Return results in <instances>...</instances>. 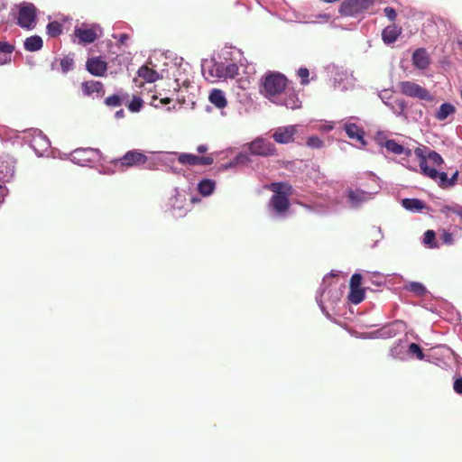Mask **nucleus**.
I'll use <instances>...</instances> for the list:
<instances>
[{"label": "nucleus", "instance_id": "nucleus-1", "mask_svg": "<svg viewBox=\"0 0 462 462\" xmlns=\"http://www.w3.org/2000/svg\"><path fill=\"white\" fill-rule=\"evenodd\" d=\"M336 274L330 273L323 278V282L320 289L317 292L316 300L324 314L328 316L326 311L325 302H328L330 305L337 303L342 296V291L337 284L333 285L329 282Z\"/></svg>", "mask_w": 462, "mask_h": 462}, {"label": "nucleus", "instance_id": "nucleus-2", "mask_svg": "<svg viewBox=\"0 0 462 462\" xmlns=\"http://www.w3.org/2000/svg\"><path fill=\"white\" fill-rule=\"evenodd\" d=\"M176 156H178L179 162L183 165H211L214 162V156L212 154L199 156L185 152H158V160L165 164L172 163Z\"/></svg>", "mask_w": 462, "mask_h": 462}, {"label": "nucleus", "instance_id": "nucleus-3", "mask_svg": "<svg viewBox=\"0 0 462 462\" xmlns=\"http://www.w3.org/2000/svg\"><path fill=\"white\" fill-rule=\"evenodd\" d=\"M288 80L281 73L267 74L263 83V93L272 102H278V97L283 94Z\"/></svg>", "mask_w": 462, "mask_h": 462}, {"label": "nucleus", "instance_id": "nucleus-4", "mask_svg": "<svg viewBox=\"0 0 462 462\" xmlns=\"http://www.w3.org/2000/svg\"><path fill=\"white\" fill-rule=\"evenodd\" d=\"M280 185V183H273L272 185L274 193L268 203L271 217L277 219L285 218L290 207L288 197L278 190Z\"/></svg>", "mask_w": 462, "mask_h": 462}, {"label": "nucleus", "instance_id": "nucleus-5", "mask_svg": "<svg viewBox=\"0 0 462 462\" xmlns=\"http://www.w3.org/2000/svg\"><path fill=\"white\" fill-rule=\"evenodd\" d=\"M149 158L146 154L138 150H131L125 152L121 158L112 161L113 165L118 171H124L125 168L138 167L148 162Z\"/></svg>", "mask_w": 462, "mask_h": 462}, {"label": "nucleus", "instance_id": "nucleus-6", "mask_svg": "<svg viewBox=\"0 0 462 462\" xmlns=\"http://www.w3.org/2000/svg\"><path fill=\"white\" fill-rule=\"evenodd\" d=\"M372 181L375 184V188L373 189L372 191H365L361 189H349L347 191V199L351 204V207L357 208L361 206L363 203L369 201L374 198V195L378 193L379 185L377 183V178L374 174H370Z\"/></svg>", "mask_w": 462, "mask_h": 462}, {"label": "nucleus", "instance_id": "nucleus-7", "mask_svg": "<svg viewBox=\"0 0 462 462\" xmlns=\"http://www.w3.org/2000/svg\"><path fill=\"white\" fill-rule=\"evenodd\" d=\"M405 329V324L404 322L401 320H395L392 323H389L383 328H381L378 330L370 332V333H364L362 334V338H391L401 332H402Z\"/></svg>", "mask_w": 462, "mask_h": 462}, {"label": "nucleus", "instance_id": "nucleus-8", "mask_svg": "<svg viewBox=\"0 0 462 462\" xmlns=\"http://www.w3.org/2000/svg\"><path fill=\"white\" fill-rule=\"evenodd\" d=\"M101 152L98 149L79 148L71 152V162L80 166H88L89 163L97 162Z\"/></svg>", "mask_w": 462, "mask_h": 462}, {"label": "nucleus", "instance_id": "nucleus-9", "mask_svg": "<svg viewBox=\"0 0 462 462\" xmlns=\"http://www.w3.org/2000/svg\"><path fill=\"white\" fill-rule=\"evenodd\" d=\"M374 4V0H346L339 7V13L345 16H356Z\"/></svg>", "mask_w": 462, "mask_h": 462}, {"label": "nucleus", "instance_id": "nucleus-10", "mask_svg": "<svg viewBox=\"0 0 462 462\" xmlns=\"http://www.w3.org/2000/svg\"><path fill=\"white\" fill-rule=\"evenodd\" d=\"M401 92L408 97L430 101L432 97L429 91L412 81H402L399 83Z\"/></svg>", "mask_w": 462, "mask_h": 462}, {"label": "nucleus", "instance_id": "nucleus-11", "mask_svg": "<svg viewBox=\"0 0 462 462\" xmlns=\"http://www.w3.org/2000/svg\"><path fill=\"white\" fill-rule=\"evenodd\" d=\"M36 8L32 4L23 3L18 14V24L26 29L35 26Z\"/></svg>", "mask_w": 462, "mask_h": 462}, {"label": "nucleus", "instance_id": "nucleus-12", "mask_svg": "<svg viewBox=\"0 0 462 462\" xmlns=\"http://www.w3.org/2000/svg\"><path fill=\"white\" fill-rule=\"evenodd\" d=\"M250 153L258 156H271L276 152L275 146L264 138H256L249 144Z\"/></svg>", "mask_w": 462, "mask_h": 462}, {"label": "nucleus", "instance_id": "nucleus-13", "mask_svg": "<svg viewBox=\"0 0 462 462\" xmlns=\"http://www.w3.org/2000/svg\"><path fill=\"white\" fill-rule=\"evenodd\" d=\"M334 88L339 91H346L355 86V79L352 73L346 69H337L333 78Z\"/></svg>", "mask_w": 462, "mask_h": 462}, {"label": "nucleus", "instance_id": "nucleus-14", "mask_svg": "<svg viewBox=\"0 0 462 462\" xmlns=\"http://www.w3.org/2000/svg\"><path fill=\"white\" fill-rule=\"evenodd\" d=\"M30 145L37 155L42 156L50 148L51 142L42 131L35 129L32 131Z\"/></svg>", "mask_w": 462, "mask_h": 462}, {"label": "nucleus", "instance_id": "nucleus-15", "mask_svg": "<svg viewBox=\"0 0 462 462\" xmlns=\"http://www.w3.org/2000/svg\"><path fill=\"white\" fill-rule=\"evenodd\" d=\"M298 125L281 126L274 130L273 138L278 143H289L294 140Z\"/></svg>", "mask_w": 462, "mask_h": 462}, {"label": "nucleus", "instance_id": "nucleus-16", "mask_svg": "<svg viewBox=\"0 0 462 462\" xmlns=\"http://www.w3.org/2000/svg\"><path fill=\"white\" fill-rule=\"evenodd\" d=\"M274 103L280 106H284L292 110L300 108L301 106V102L298 98L296 93L288 88H286L283 94L278 97V102Z\"/></svg>", "mask_w": 462, "mask_h": 462}, {"label": "nucleus", "instance_id": "nucleus-17", "mask_svg": "<svg viewBox=\"0 0 462 462\" xmlns=\"http://www.w3.org/2000/svg\"><path fill=\"white\" fill-rule=\"evenodd\" d=\"M81 88L83 94L88 97H101L105 94L103 84L96 80L83 82Z\"/></svg>", "mask_w": 462, "mask_h": 462}, {"label": "nucleus", "instance_id": "nucleus-18", "mask_svg": "<svg viewBox=\"0 0 462 462\" xmlns=\"http://www.w3.org/2000/svg\"><path fill=\"white\" fill-rule=\"evenodd\" d=\"M86 67L90 74L97 77L103 76L107 69L106 62L100 57L88 59Z\"/></svg>", "mask_w": 462, "mask_h": 462}, {"label": "nucleus", "instance_id": "nucleus-19", "mask_svg": "<svg viewBox=\"0 0 462 462\" xmlns=\"http://www.w3.org/2000/svg\"><path fill=\"white\" fill-rule=\"evenodd\" d=\"M97 32H101L99 27L96 28H85V27H77L74 31L75 35L79 38L80 42L83 43H91L97 37Z\"/></svg>", "mask_w": 462, "mask_h": 462}, {"label": "nucleus", "instance_id": "nucleus-20", "mask_svg": "<svg viewBox=\"0 0 462 462\" xmlns=\"http://www.w3.org/2000/svg\"><path fill=\"white\" fill-rule=\"evenodd\" d=\"M430 57L425 49L416 50L412 54V63L419 69H425L430 65Z\"/></svg>", "mask_w": 462, "mask_h": 462}, {"label": "nucleus", "instance_id": "nucleus-21", "mask_svg": "<svg viewBox=\"0 0 462 462\" xmlns=\"http://www.w3.org/2000/svg\"><path fill=\"white\" fill-rule=\"evenodd\" d=\"M344 129L350 139L356 140L360 142L363 145L365 144V141L364 139L365 132L356 124L346 123L344 125Z\"/></svg>", "mask_w": 462, "mask_h": 462}, {"label": "nucleus", "instance_id": "nucleus-22", "mask_svg": "<svg viewBox=\"0 0 462 462\" xmlns=\"http://www.w3.org/2000/svg\"><path fill=\"white\" fill-rule=\"evenodd\" d=\"M390 356L394 359L406 360L408 356L407 344L404 340H398L390 349Z\"/></svg>", "mask_w": 462, "mask_h": 462}, {"label": "nucleus", "instance_id": "nucleus-23", "mask_svg": "<svg viewBox=\"0 0 462 462\" xmlns=\"http://www.w3.org/2000/svg\"><path fill=\"white\" fill-rule=\"evenodd\" d=\"M402 32V29L395 24L385 27L382 32V38L384 43L392 44L395 42Z\"/></svg>", "mask_w": 462, "mask_h": 462}, {"label": "nucleus", "instance_id": "nucleus-24", "mask_svg": "<svg viewBox=\"0 0 462 462\" xmlns=\"http://www.w3.org/2000/svg\"><path fill=\"white\" fill-rule=\"evenodd\" d=\"M384 148L393 154H405L406 156L411 155V150L409 148L403 147L402 144H399L394 140H385Z\"/></svg>", "mask_w": 462, "mask_h": 462}, {"label": "nucleus", "instance_id": "nucleus-25", "mask_svg": "<svg viewBox=\"0 0 462 462\" xmlns=\"http://www.w3.org/2000/svg\"><path fill=\"white\" fill-rule=\"evenodd\" d=\"M209 101L217 108H224L227 105L226 95L220 89H213L208 96Z\"/></svg>", "mask_w": 462, "mask_h": 462}, {"label": "nucleus", "instance_id": "nucleus-26", "mask_svg": "<svg viewBox=\"0 0 462 462\" xmlns=\"http://www.w3.org/2000/svg\"><path fill=\"white\" fill-rule=\"evenodd\" d=\"M14 173V166L12 162H4L0 160V180L8 182Z\"/></svg>", "mask_w": 462, "mask_h": 462}, {"label": "nucleus", "instance_id": "nucleus-27", "mask_svg": "<svg viewBox=\"0 0 462 462\" xmlns=\"http://www.w3.org/2000/svg\"><path fill=\"white\" fill-rule=\"evenodd\" d=\"M217 71L220 72L218 77L234 78L238 73V67L236 63H229L225 66L224 64H217Z\"/></svg>", "mask_w": 462, "mask_h": 462}, {"label": "nucleus", "instance_id": "nucleus-28", "mask_svg": "<svg viewBox=\"0 0 462 462\" xmlns=\"http://www.w3.org/2000/svg\"><path fill=\"white\" fill-rule=\"evenodd\" d=\"M402 205L405 209L412 212H420L426 207L419 199H403Z\"/></svg>", "mask_w": 462, "mask_h": 462}, {"label": "nucleus", "instance_id": "nucleus-29", "mask_svg": "<svg viewBox=\"0 0 462 462\" xmlns=\"http://www.w3.org/2000/svg\"><path fill=\"white\" fill-rule=\"evenodd\" d=\"M456 112L455 106L450 103H443L435 114V117L439 121H444L449 116Z\"/></svg>", "mask_w": 462, "mask_h": 462}, {"label": "nucleus", "instance_id": "nucleus-30", "mask_svg": "<svg viewBox=\"0 0 462 462\" xmlns=\"http://www.w3.org/2000/svg\"><path fill=\"white\" fill-rule=\"evenodd\" d=\"M42 39L38 35L28 37L24 41V49L28 51H37L42 48Z\"/></svg>", "mask_w": 462, "mask_h": 462}, {"label": "nucleus", "instance_id": "nucleus-31", "mask_svg": "<svg viewBox=\"0 0 462 462\" xmlns=\"http://www.w3.org/2000/svg\"><path fill=\"white\" fill-rule=\"evenodd\" d=\"M138 76L143 78L147 82H155L159 79V74L156 70L149 68L148 66H142L138 69Z\"/></svg>", "mask_w": 462, "mask_h": 462}, {"label": "nucleus", "instance_id": "nucleus-32", "mask_svg": "<svg viewBox=\"0 0 462 462\" xmlns=\"http://www.w3.org/2000/svg\"><path fill=\"white\" fill-rule=\"evenodd\" d=\"M14 48L6 42H0V65L11 60V55Z\"/></svg>", "mask_w": 462, "mask_h": 462}, {"label": "nucleus", "instance_id": "nucleus-33", "mask_svg": "<svg viewBox=\"0 0 462 462\" xmlns=\"http://www.w3.org/2000/svg\"><path fill=\"white\" fill-rule=\"evenodd\" d=\"M216 188V182L210 179H204L198 184V190L202 196H209Z\"/></svg>", "mask_w": 462, "mask_h": 462}, {"label": "nucleus", "instance_id": "nucleus-34", "mask_svg": "<svg viewBox=\"0 0 462 462\" xmlns=\"http://www.w3.org/2000/svg\"><path fill=\"white\" fill-rule=\"evenodd\" d=\"M422 244L425 247L430 249L438 248L439 246L436 239V234L433 230H427L424 233Z\"/></svg>", "mask_w": 462, "mask_h": 462}, {"label": "nucleus", "instance_id": "nucleus-35", "mask_svg": "<svg viewBox=\"0 0 462 462\" xmlns=\"http://www.w3.org/2000/svg\"><path fill=\"white\" fill-rule=\"evenodd\" d=\"M249 162H250L249 156L246 153L240 152L232 161L224 164L222 166V168L224 170H228V169L234 168L239 164H246Z\"/></svg>", "mask_w": 462, "mask_h": 462}, {"label": "nucleus", "instance_id": "nucleus-36", "mask_svg": "<svg viewBox=\"0 0 462 462\" xmlns=\"http://www.w3.org/2000/svg\"><path fill=\"white\" fill-rule=\"evenodd\" d=\"M414 153L416 156L420 159V168L421 171V173L425 176H428V174L434 169L428 165V162L426 161L425 154L423 152V150L420 148H417L414 151Z\"/></svg>", "mask_w": 462, "mask_h": 462}, {"label": "nucleus", "instance_id": "nucleus-37", "mask_svg": "<svg viewBox=\"0 0 462 462\" xmlns=\"http://www.w3.org/2000/svg\"><path fill=\"white\" fill-rule=\"evenodd\" d=\"M365 299V291L361 288H350L348 300L353 304H359Z\"/></svg>", "mask_w": 462, "mask_h": 462}, {"label": "nucleus", "instance_id": "nucleus-38", "mask_svg": "<svg viewBox=\"0 0 462 462\" xmlns=\"http://www.w3.org/2000/svg\"><path fill=\"white\" fill-rule=\"evenodd\" d=\"M406 290L411 292H413L418 296H422L427 291L426 287L422 283L418 282H411L409 284H407Z\"/></svg>", "mask_w": 462, "mask_h": 462}, {"label": "nucleus", "instance_id": "nucleus-39", "mask_svg": "<svg viewBox=\"0 0 462 462\" xmlns=\"http://www.w3.org/2000/svg\"><path fill=\"white\" fill-rule=\"evenodd\" d=\"M46 29L51 37H57L62 32V25L56 21L49 23Z\"/></svg>", "mask_w": 462, "mask_h": 462}, {"label": "nucleus", "instance_id": "nucleus-40", "mask_svg": "<svg viewBox=\"0 0 462 462\" xmlns=\"http://www.w3.org/2000/svg\"><path fill=\"white\" fill-rule=\"evenodd\" d=\"M388 107L393 111V114L400 116L403 113L406 105L403 100L398 99L391 102Z\"/></svg>", "mask_w": 462, "mask_h": 462}, {"label": "nucleus", "instance_id": "nucleus-41", "mask_svg": "<svg viewBox=\"0 0 462 462\" xmlns=\"http://www.w3.org/2000/svg\"><path fill=\"white\" fill-rule=\"evenodd\" d=\"M425 157L427 162H430L435 166H439L444 162L441 155L435 151H430Z\"/></svg>", "mask_w": 462, "mask_h": 462}, {"label": "nucleus", "instance_id": "nucleus-42", "mask_svg": "<svg viewBox=\"0 0 462 462\" xmlns=\"http://www.w3.org/2000/svg\"><path fill=\"white\" fill-rule=\"evenodd\" d=\"M337 210V207L334 203L329 202L326 205L323 203H319L316 206V212L319 214H327L331 213Z\"/></svg>", "mask_w": 462, "mask_h": 462}, {"label": "nucleus", "instance_id": "nucleus-43", "mask_svg": "<svg viewBox=\"0 0 462 462\" xmlns=\"http://www.w3.org/2000/svg\"><path fill=\"white\" fill-rule=\"evenodd\" d=\"M175 192H176V195L173 199L174 201H171V207L174 211H178V212H176V214H178L179 217H181L186 213V209L184 208V207L182 205H179L177 203L179 200V197H180V194L177 189H175Z\"/></svg>", "mask_w": 462, "mask_h": 462}, {"label": "nucleus", "instance_id": "nucleus-44", "mask_svg": "<svg viewBox=\"0 0 462 462\" xmlns=\"http://www.w3.org/2000/svg\"><path fill=\"white\" fill-rule=\"evenodd\" d=\"M143 99L139 97L134 96L128 105V109L133 113L139 112L143 107Z\"/></svg>", "mask_w": 462, "mask_h": 462}, {"label": "nucleus", "instance_id": "nucleus-45", "mask_svg": "<svg viewBox=\"0 0 462 462\" xmlns=\"http://www.w3.org/2000/svg\"><path fill=\"white\" fill-rule=\"evenodd\" d=\"M122 102H123V97H120L119 95H113L105 99V104L107 106H113V107L121 106Z\"/></svg>", "mask_w": 462, "mask_h": 462}, {"label": "nucleus", "instance_id": "nucleus-46", "mask_svg": "<svg viewBox=\"0 0 462 462\" xmlns=\"http://www.w3.org/2000/svg\"><path fill=\"white\" fill-rule=\"evenodd\" d=\"M307 145L311 148L320 149L324 146V142L318 136H310L307 140Z\"/></svg>", "mask_w": 462, "mask_h": 462}, {"label": "nucleus", "instance_id": "nucleus-47", "mask_svg": "<svg viewBox=\"0 0 462 462\" xmlns=\"http://www.w3.org/2000/svg\"><path fill=\"white\" fill-rule=\"evenodd\" d=\"M74 61L70 57H65L60 60V67L63 73H67L73 69Z\"/></svg>", "mask_w": 462, "mask_h": 462}, {"label": "nucleus", "instance_id": "nucleus-48", "mask_svg": "<svg viewBox=\"0 0 462 462\" xmlns=\"http://www.w3.org/2000/svg\"><path fill=\"white\" fill-rule=\"evenodd\" d=\"M408 351L417 356L418 359L422 360L424 358L423 352L419 345L416 343H411L408 346Z\"/></svg>", "mask_w": 462, "mask_h": 462}, {"label": "nucleus", "instance_id": "nucleus-49", "mask_svg": "<svg viewBox=\"0 0 462 462\" xmlns=\"http://www.w3.org/2000/svg\"><path fill=\"white\" fill-rule=\"evenodd\" d=\"M439 187L448 188V177L446 172L439 171L438 180H436Z\"/></svg>", "mask_w": 462, "mask_h": 462}, {"label": "nucleus", "instance_id": "nucleus-50", "mask_svg": "<svg viewBox=\"0 0 462 462\" xmlns=\"http://www.w3.org/2000/svg\"><path fill=\"white\" fill-rule=\"evenodd\" d=\"M378 96L380 99L383 102V104L389 106L391 103L390 99L392 98V92L387 89H384L381 91Z\"/></svg>", "mask_w": 462, "mask_h": 462}, {"label": "nucleus", "instance_id": "nucleus-51", "mask_svg": "<svg viewBox=\"0 0 462 462\" xmlns=\"http://www.w3.org/2000/svg\"><path fill=\"white\" fill-rule=\"evenodd\" d=\"M362 282V275L359 273H355L352 275L350 280V288H360Z\"/></svg>", "mask_w": 462, "mask_h": 462}, {"label": "nucleus", "instance_id": "nucleus-52", "mask_svg": "<svg viewBox=\"0 0 462 462\" xmlns=\"http://www.w3.org/2000/svg\"><path fill=\"white\" fill-rule=\"evenodd\" d=\"M298 75L301 79V83L302 84H307L309 82L308 78H309L310 72H309L308 69H306V68H300L299 70H298Z\"/></svg>", "mask_w": 462, "mask_h": 462}, {"label": "nucleus", "instance_id": "nucleus-53", "mask_svg": "<svg viewBox=\"0 0 462 462\" xmlns=\"http://www.w3.org/2000/svg\"><path fill=\"white\" fill-rule=\"evenodd\" d=\"M383 12H384L385 16L390 21H394L396 19L397 13H396L394 8L387 6V7L384 8Z\"/></svg>", "mask_w": 462, "mask_h": 462}, {"label": "nucleus", "instance_id": "nucleus-54", "mask_svg": "<svg viewBox=\"0 0 462 462\" xmlns=\"http://www.w3.org/2000/svg\"><path fill=\"white\" fill-rule=\"evenodd\" d=\"M375 140L380 146L384 147V142L388 139L383 132H378L375 135Z\"/></svg>", "mask_w": 462, "mask_h": 462}, {"label": "nucleus", "instance_id": "nucleus-55", "mask_svg": "<svg viewBox=\"0 0 462 462\" xmlns=\"http://www.w3.org/2000/svg\"><path fill=\"white\" fill-rule=\"evenodd\" d=\"M453 388H454V391H455L457 393H458V394H461V393H462V377L457 378V379L454 382Z\"/></svg>", "mask_w": 462, "mask_h": 462}, {"label": "nucleus", "instance_id": "nucleus-56", "mask_svg": "<svg viewBox=\"0 0 462 462\" xmlns=\"http://www.w3.org/2000/svg\"><path fill=\"white\" fill-rule=\"evenodd\" d=\"M8 189L0 184V205L4 203L5 198L8 195Z\"/></svg>", "mask_w": 462, "mask_h": 462}, {"label": "nucleus", "instance_id": "nucleus-57", "mask_svg": "<svg viewBox=\"0 0 462 462\" xmlns=\"http://www.w3.org/2000/svg\"><path fill=\"white\" fill-rule=\"evenodd\" d=\"M113 37H114V39L117 40L121 44H125L126 42V41H128V39H129V36L126 33H122V34H119L118 36L114 34Z\"/></svg>", "mask_w": 462, "mask_h": 462}, {"label": "nucleus", "instance_id": "nucleus-58", "mask_svg": "<svg viewBox=\"0 0 462 462\" xmlns=\"http://www.w3.org/2000/svg\"><path fill=\"white\" fill-rule=\"evenodd\" d=\"M442 240L445 244H452L453 242V236L450 233H444L442 236Z\"/></svg>", "mask_w": 462, "mask_h": 462}, {"label": "nucleus", "instance_id": "nucleus-59", "mask_svg": "<svg viewBox=\"0 0 462 462\" xmlns=\"http://www.w3.org/2000/svg\"><path fill=\"white\" fill-rule=\"evenodd\" d=\"M458 176V171H455L454 174L448 178V187H453L456 184Z\"/></svg>", "mask_w": 462, "mask_h": 462}, {"label": "nucleus", "instance_id": "nucleus-60", "mask_svg": "<svg viewBox=\"0 0 462 462\" xmlns=\"http://www.w3.org/2000/svg\"><path fill=\"white\" fill-rule=\"evenodd\" d=\"M438 175H439V171H437L436 169H433L429 174L427 177L430 178L431 180H438Z\"/></svg>", "mask_w": 462, "mask_h": 462}, {"label": "nucleus", "instance_id": "nucleus-61", "mask_svg": "<svg viewBox=\"0 0 462 462\" xmlns=\"http://www.w3.org/2000/svg\"><path fill=\"white\" fill-rule=\"evenodd\" d=\"M197 151L199 153H205L208 151V146L205 144H200L197 147Z\"/></svg>", "mask_w": 462, "mask_h": 462}, {"label": "nucleus", "instance_id": "nucleus-62", "mask_svg": "<svg viewBox=\"0 0 462 462\" xmlns=\"http://www.w3.org/2000/svg\"><path fill=\"white\" fill-rule=\"evenodd\" d=\"M376 232H377V234H378V238H377V240L375 241V243H374V245H376V244L378 243V241H379V240H381V239H383V232H382L381 227H377V228H376Z\"/></svg>", "mask_w": 462, "mask_h": 462}, {"label": "nucleus", "instance_id": "nucleus-63", "mask_svg": "<svg viewBox=\"0 0 462 462\" xmlns=\"http://www.w3.org/2000/svg\"><path fill=\"white\" fill-rule=\"evenodd\" d=\"M125 116V111L123 109H120L116 112L115 117L117 119L123 118Z\"/></svg>", "mask_w": 462, "mask_h": 462}, {"label": "nucleus", "instance_id": "nucleus-64", "mask_svg": "<svg viewBox=\"0 0 462 462\" xmlns=\"http://www.w3.org/2000/svg\"><path fill=\"white\" fill-rule=\"evenodd\" d=\"M455 213L461 218L462 220V208H458L457 209L455 210Z\"/></svg>", "mask_w": 462, "mask_h": 462}]
</instances>
